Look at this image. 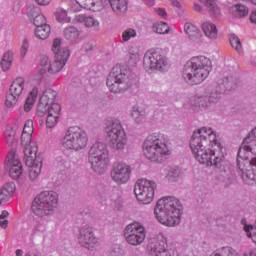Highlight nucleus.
Masks as SVG:
<instances>
[{
    "instance_id": "nucleus-30",
    "label": "nucleus",
    "mask_w": 256,
    "mask_h": 256,
    "mask_svg": "<svg viewBox=\"0 0 256 256\" xmlns=\"http://www.w3.org/2000/svg\"><path fill=\"white\" fill-rule=\"evenodd\" d=\"M37 95H39V88L35 86L30 93L28 94V97L24 104V111L26 113H29L33 109V106L35 105V101H37Z\"/></svg>"
},
{
    "instance_id": "nucleus-1",
    "label": "nucleus",
    "mask_w": 256,
    "mask_h": 256,
    "mask_svg": "<svg viewBox=\"0 0 256 256\" xmlns=\"http://www.w3.org/2000/svg\"><path fill=\"white\" fill-rule=\"evenodd\" d=\"M190 149L198 163L215 167L224 179H231V162L225 158V147L217 141L211 128L202 127L195 131L190 140Z\"/></svg>"
},
{
    "instance_id": "nucleus-45",
    "label": "nucleus",
    "mask_w": 256,
    "mask_h": 256,
    "mask_svg": "<svg viewBox=\"0 0 256 256\" xmlns=\"http://www.w3.org/2000/svg\"><path fill=\"white\" fill-rule=\"evenodd\" d=\"M247 237L251 238L253 243L256 244V228L255 226L249 225L244 227Z\"/></svg>"
},
{
    "instance_id": "nucleus-43",
    "label": "nucleus",
    "mask_w": 256,
    "mask_h": 256,
    "mask_svg": "<svg viewBox=\"0 0 256 256\" xmlns=\"http://www.w3.org/2000/svg\"><path fill=\"white\" fill-rule=\"evenodd\" d=\"M134 37H137V31L133 28H128L122 33V39L124 42L130 41Z\"/></svg>"
},
{
    "instance_id": "nucleus-19",
    "label": "nucleus",
    "mask_w": 256,
    "mask_h": 256,
    "mask_svg": "<svg viewBox=\"0 0 256 256\" xmlns=\"http://www.w3.org/2000/svg\"><path fill=\"white\" fill-rule=\"evenodd\" d=\"M78 243L85 249H91V247L97 243V237H95V233L91 226L85 225L80 229Z\"/></svg>"
},
{
    "instance_id": "nucleus-48",
    "label": "nucleus",
    "mask_w": 256,
    "mask_h": 256,
    "mask_svg": "<svg viewBox=\"0 0 256 256\" xmlns=\"http://www.w3.org/2000/svg\"><path fill=\"white\" fill-rule=\"evenodd\" d=\"M27 51H29V40L25 38L22 43V47L20 49V56L22 59H25V55H27Z\"/></svg>"
},
{
    "instance_id": "nucleus-23",
    "label": "nucleus",
    "mask_w": 256,
    "mask_h": 256,
    "mask_svg": "<svg viewBox=\"0 0 256 256\" xmlns=\"http://www.w3.org/2000/svg\"><path fill=\"white\" fill-rule=\"evenodd\" d=\"M221 96L217 92H211L209 96H199L196 98L195 103L200 109H209L211 105L217 103Z\"/></svg>"
},
{
    "instance_id": "nucleus-35",
    "label": "nucleus",
    "mask_w": 256,
    "mask_h": 256,
    "mask_svg": "<svg viewBox=\"0 0 256 256\" xmlns=\"http://www.w3.org/2000/svg\"><path fill=\"white\" fill-rule=\"evenodd\" d=\"M17 131L15 129L8 127L5 131V139L7 142V145L9 147H13V145H17Z\"/></svg>"
},
{
    "instance_id": "nucleus-54",
    "label": "nucleus",
    "mask_w": 256,
    "mask_h": 256,
    "mask_svg": "<svg viewBox=\"0 0 256 256\" xmlns=\"http://www.w3.org/2000/svg\"><path fill=\"white\" fill-rule=\"evenodd\" d=\"M38 5H41L43 7H46V5H49L51 3V0H35Z\"/></svg>"
},
{
    "instance_id": "nucleus-17",
    "label": "nucleus",
    "mask_w": 256,
    "mask_h": 256,
    "mask_svg": "<svg viewBox=\"0 0 256 256\" xmlns=\"http://www.w3.org/2000/svg\"><path fill=\"white\" fill-rule=\"evenodd\" d=\"M133 169L125 163H115L110 172L111 179L116 185H125L131 179Z\"/></svg>"
},
{
    "instance_id": "nucleus-32",
    "label": "nucleus",
    "mask_w": 256,
    "mask_h": 256,
    "mask_svg": "<svg viewBox=\"0 0 256 256\" xmlns=\"http://www.w3.org/2000/svg\"><path fill=\"white\" fill-rule=\"evenodd\" d=\"M57 92L53 89H47L43 92V95L40 97V101L46 105H53L57 102Z\"/></svg>"
},
{
    "instance_id": "nucleus-58",
    "label": "nucleus",
    "mask_w": 256,
    "mask_h": 256,
    "mask_svg": "<svg viewBox=\"0 0 256 256\" xmlns=\"http://www.w3.org/2000/svg\"><path fill=\"white\" fill-rule=\"evenodd\" d=\"M7 217H9V212L7 210H3L0 215V221L3 219H7Z\"/></svg>"
},
{
    "instance_id": "nucleus-62",
    "label": "nucleus",
    "mask_w": 256,
    "mask_h": 256,
    "mask_svg": "<svg viewBox=\"0 0 256 256\" xmlns=\"http://www.w3.org/2000/svg\"><path fill=\"white\" fill-rule=\"evenodd\" d=\"M135 118L136 123H143L145 118H141L140 116H133Z\"/></svg>"
},
{
    "instance_id": "nucleus-25",
    "label": "nucleus",
    "mask_w": 256,
    "mask_h": 256,
    "mask_svg": "<svg viewBox=\"0 0 256 256\" xmlns=\"http://www.w3.org/2000/svg\"><path fill=\"white\" fill-rule=\"evenodd\" d=\"M148 250L150 256H171V252L165 249V246L157 241L151 242L148 245Z\"/></svg>"
},
{
    "instance_id": "nucleus-6",
    "label": "nucleus",
    "mask_w": 256,
    "mask_h": 256,
    "mask_svg": "<svg viewBox=\"0 0 256 256\" xmlns=\"http://www.w3.org/2000/svg\"><path fill=\"white\" fill-rule=\"evenodd\" d=\"M144 155L150 161L155 163H163L167 156L171 155L167 142L162 134H151L149 135L143 144Z\"/></svg>"
},
{
    "instance_id": "nucleus-31",
    "label": "nucleus",
    "mask_w": 256,
    "mask_h": 256,
    "mask_svg": "<svg viewBox=\"0 0 256 256\" xmlns=\"http://www.w3.org/2000/svg\"><path fill=\"white\" fill-rule=\"evenodd\" d=\"M77 21L83 23L85 27H92L95 31H99V21L91 16L79 15Z\"/></svg>"
},
{
    "instance_id": "nucleus-47",
    "label": "nucleus",
    "mask_w": 256,
    "mask_h": 256,
    "mask_svg": "<svg viewBox=\"0 0 256 256\" xmlns=\"http://www.w3.org/2000/svg\"><path fill=\"white\" fill-rule=\"evenodd\" d=\"M35 27H43V25H47V20L45 19V16L43 14H39L34 18L33 21Z\"/></svg>"
},
{
    "instance_id": "nucleus-50",
    "label": "nucleus",
    "mask_w": 256,
    "mask_h": 256,
    "mask_svg": "<svg viewBox=\"0 0 256 256\" xmlns=\"http://www.w3.org/2000/svg\"><path fill=\"white\" fill-rule=\"evenodd\" d=\"M141 117V119H145V117H147V112H145V110L141 109L139 110V108H133V112H132V117Z\"/></svg>"
},
{
    "instance_id": "nucleus-12",
    "label": "nucleus",
    "mask_w": 256,
    "mask_h": 256,
    "mask_svg": "<svg viewBox=\"0 0 256 256\" xmlns=\"http://www.w3.org/2000/svg\"><path fill=\"white\" fill-rule=\"evenodd\" d=\"M110 147L116 151H123L127 146V135L120 121H112L105 129Z\"/></svg>"
},
{
    "instance_id": "nucleus-11",
    "label": "nucleus",
    "mask_w": 256,
    "mask_h": 256,
    "mask_svg": "<svg viewBox=\"0 0 256 256\" xmlns=\"http://www.w3.org/2000/svg\"><path fill=\"white\" fill-rule=\"evenodd\" d=\"M52 51L54 53V61L50 62V66L48 67L47 73L50 75H55L65 67L69 57L71 56V52L67 47L61 46V40L54 39L52 45Z\"/></svg>"
},
{
    "instance_id": "nucleus-44",
    "label": "nucleus",
    "mask_w": 256,
    "mask_h": 256,
    "mask_svg": "<svg viewBox=\"0 0 256 256\" xmlns=\"http://www.w3.org/2000/svg\"><path fill=\"white\" fill-rule=\"evenodd\" d=\"M179 175H180L179 169L171 168L168 171L166 179H168V181H171L173 183V182L177 181V179H179Z\"/></svg>"
},
{
    "instance_id": "nucleus-26",
    "label": "nucleus",
    "mask_w": 256,
    "mask_h": 256,
    "mask_svg": "<svg viewBox=\"0 0 256 256\" xmlns=\"http://www.w3.org/2000/svg\"><path fill=\"white\" fill-rule=\"evenodd\" d=\"M15 193V183L8 182L0 189V205L7 203Z\"/></svg>"
},
{
    "instance_id": "nucleus-21",
    "label": "nucleus",
    "mask_w": 256,
    "mask_h": 256,
    "mask_svg": "<svg viewBox=\"0 0 256 256\" xmlns=\"http://www.w3.org/2000/svg\"><path fill=\"white\" fill-rule=\"evenodd\" d=\"M239 85V79L235 78L234 76H229L224 79H219L217 81L216 86V93H225V91H233V89H237Z\"/></svg>"
},
{
    "instance_id": "nucleus-53",
    "label": "nucleus",
    "mask_w": 256,
    "mask_h": 256,
    "mask_svg": "<svg viewBox=\"0 0 256 256\" xmlns=\"http://www.w3.org/2000/svg\"><path fill=\"white\" fill-rule=\"evenodd\" d=\"M156 13L160 16L163 17L164 19L167 17V12L163 8H157Z\"/></svg>"
},
{
    "instance_id": "nucleus-49",
    "label": "nucleus",
    "mask_w": 256,
    "mask_h": 256,
    "mask_svg": "<svg viewBox=\"0 0 256 256\" xmlns=\"http://www.w3.org/2000/svg\"><path fill=\"white\" fill-rule=\"evenodd\" d=\"M33 131H34L33 120L26 121L22 133H29L33 135Z\"/></svg>"
},
{
    "instance_id": "nucleus-51",
    "label": "nucleus",
    "mask_w": 256,
    "mask_h": 256,
    "mask_svg": "<svg viewBox=\"0 0 256 256\" xmlns=\"http://www.w3.org/2000/svg\"><path fill=\"white\" fill-rule=\"evenodd\" d=\"M2 61H6L8 63H13V52H6L2 58Z\"/></svg>"
},
{
    "instance_id": "nucleus-14",
    "label": "nucleus",
    "mask_w": 256,
    "mask_h": 256,
    "mask_svg": "<svg viewBox=\"0 0 256 256\" xmlns=\"http://www.w3.org/2000/svg\"><path fill=\"white\" fill-rule=\"evenodd\" d=\"M145 71H167L169 62L165 56L159 52L146 53L143 60Z\"/></svg>"
},
{
    "instance_id": "nucleus-55",
    "label": "nucleus",
    "mask_w": 256,
    "mask_h": 256,
    "mask_svg": "<svg viewBox=\"0 0 256 256\" xmlns=\"http://www.w3.org/2000/svg\"><path fill=\"white\" fill-rule=\"evenodd\" d=\"M170 3L173 7H176V9H181V2H179V0H170Z\"/></svg>"
},
{
    "instance_id": "nucleus-60",
    "label": "nucleus",
    "mask_w": 256,
    "mask_h": 256,
    "mask_svg": "<svg viewBox=\"0 0 256 256\" xmlns=\"http://www.w3.org/2000/svg\"><path fill=\"white\" fill-rule=\"evenodd\" d=\"M143 3H145V5H147L148 7H153V5H155V0H142Z\"/></svg>"
},
{
    "instance_id": "nucleus-39",
    "label": "nucleus",
    "mask_w": 256,
    "mask_h": 256,
    "mask_svg": "<svg viewBox=\"0 0 256 256\" xmlns=\"http://www.w3.org/2000/svg\"><path fill=\"white\" fill-rule=\"evenodd\" d=\"M153 29L155 33H158L160 35H165V33H169V25L165 22L154 24Z\"/></svg>"
},
{
    "instance_id": "nucleus-15",
    "label": "nucleus",
    "mask_w": 256,
    "mask_h": 256,
    "mask_svg": "<svg viewBox=\"0 0 256 256\" xmlns=\"http://www.w3.org/2000/svg\"><path fill=\"white\" fill-rule=\"evenodd\" d=\"M124 236L129 245L137 247V245H141L145 241L147 232H145L143 225L135 222L126 226Z\"/></svg>"
},
{
    "instance_id": "nucleus-52",
    "label": "nucleus",
    "mask_w": 256,
    "mask_h": 256,
    "mask_svg": "<svg viewBox=\"0 0 256 256\" xmlns=\"http://www.w3.org/2000/svg\"><path fill=\"white\" fill-rule=\"evenodd\" d=\"M12 63L13 62H7L5 60H2L1 61V67H2L3 71H9V69L11 68Z\"/></svg>"
},
{
    "instance_id": "nucleus-61",
    "label": "nucleus",
    "mask_w": 256,
    "mask_h": 256,
    "mask_svg": "<svg viewBox=\"0 0 256 256\" xmlns=\"http://www.w3.org/2000/svg\"><path fill=\"white\" fill-rule=\"evenodd\" d=\"M250 21H251V23L256 24V11H254L250 14Z\"/></svg>"
},
{
    "instance_id": "nucleus-2",
    "label": "nucleus",
    "mask_w": 256,
    "mask_h": 256,
    "mask_svg": "<svg viewBox=\"0 0 256 256\" xmlns=\"http://www.w3.org/2000/svg\"><path fill=\"white\" fill-rule=\"evenodd\" d=\"M256 147V127L243 140L237 154V167L244 181L256 182V157L249 160V154Z\"/></svg>"
},
{
    "instance_id": "nucleus-33",
    "label": "nucleus",
    "mask_w": 256,
    "mask_h": 256,
    "mask_svg": "<svg viewBox=\"0 0 256 256\" xmlns=\"http://www.w3.org/2000/svg\"><path fill=\"white\" fill-rule=\"evenodd\" d=\"M35 35L37 39H41L45 41L51 35V26L49 24H45L43 26H38L35 29Z\"/></svg>"
},
{
    "instance_id": "nucleus-63",
    "label": "nucleus",
    "mask_w": 256,
    "mask_h": 256,
    "mask_svg": "<svg viewBox=\"0 0 256 256\" xmlns=\"http://www.w3.org/2000/svg\"><path fill=\"white\" fill-rule=\"evenodd\" d=\"M85 51H86V53H89V51H93V45H91V44L86 45Z\"/></svg>"
},
{
    "instance_id": "nucleus-36",
    "label": "nucleus",
    "mask_w": 256,
    "mask_h": 256,
    "mask_svg": "<svg viewBox=\"0 0 256 256\" xmlns=\"http://www.w3.org/2000/svg\"><path fill=\"white\" fill-rule=\"evenodd\" d=\"M64 37L68 41H75V39L79 38V30L74 26L67 27L64 29Z\"/></svg>"
},
{
    "instance_id": "nucleus-3",
    "label": "nucleus",
    "mask_w": 256,
    "mask_h": 256,
    "mask_svg": "<svg viewBox=\"0 0 256 256\" xmlns=\"http://www.w3.org/2000/svg\"><path fill=\"white\" fill-rule=\"evenodd\" d=\"M183 211V205L179 199L168 196L157 201L154 208V215L162 225L166 227H175L181 223V212Z\"/></svg>"
},
{
    "instance_id": "nucleus-46",
    "label": "nucleus",
    "mask_w": 256,
    "mask_h": 256,
    "mask_svg": "<svg viewBox=\"0 0 256 256\" xmlns=\"http://www.w3.org/2000/svg\"><path fill=\"white\" fill-rule=\"evenodd\" d=\"M58 115L59 113H61V106L59 105V103H54V104H50L48 105V115Z\"/></svg>"
},
{
    "instance_id": "nucleus-7",
    "label": "nucleus",
    "mask_w": 256,
    "mask_h": 256,
    "mask_svg": "<svg viewBox=\"0 0 256 256\" xmlns=\"http://www.w3.org/2000/svg\"><path fill=\"white\" fill-rule=\"evenodd\" d=\"M137 80V76L127 69V66L117 64L108 75L106 85L111 93H123L133 81Z\"/></svg>"
},
{
    "instance_id": "nucleus-13",
    "label": "nucleus",
    "mask_w": 256,
    "mask_h": 256,
    "mask_svg": "<svg viewBox=\"0 0 256 256\" xmlns=\"http://www.w3.org/2000/svg\"><path fill=\"white\" fill-rule=\"evenodd\" d=\"M157 189V183L155 181L147 179H139L134 185V194L137 201H140L143 205H149L155 197V190Z\"/></svg>"
},
{
    "instance_id": "nucleus-24",
    "label": "nucleus",
    "mask_w": 256,
    "mask_h": 256,
    "mask_svg": "<svg viewBox=\"0 0 256 256\" xmlns=\"http://www.w3.org/2000/svg\"><path fill=\"white\" fill-rule=\"evenodd\" d=\"M206 7L207 12L213 19L221 18V8L217 5V0H198Z\"/></svg>"
},
{
    "instance_id": "nucleus-8",
    "label": "nucleus",
    "mask_w": 256,
    "mask_h": 256,
    "mask_svg": "<svg viewBox=\"0 0 256 256\" xmlns=\"http://www.w3.org/2000/svg\"><path fill=\"white\" fill-rule=\"evenodd\" d=\"M59 203V194L55 191H44L38 194L32 201V213L36 217H51L57 209Z\"/></svg>"
},
{
    "instance_id": "nucleus-40",
    "label": "nucleus",
    "mask_w": 256,
    "mask_h": 256,
    "mask_svg": "<svg viewBox=\"0 0 256 256\" xmlns=\"http://www.w3.org/2000/svg\"><path fill=\"white\" fill-rule=\"evenodd\" d=\"M58 119H59V115H57V113L48 114L47 119H46V127L48 129H53V127H55V125H57Z\"/></svg>"
},
{
    "instance_id": "nucleus-5",
    "label": "nucleus",
    "mask_w": 256,
    "mask_h": 256,
    "mask_svg": "<svg viewBox=\"0 0 256 256\" xmlns=\"http://www.w3.org/2000/svg\"><path fill=\"white\" fill-rule=\"evenodd\" d=\"M33 134L22 132L21 135V145L24 147V161L25 165L29 167V179L31 181H36V179L41 175V168L43 167V161L37 157V143L32 142L31 139Z\"/></svg>"
},
{
    "instance_id": "nucleus-29",
    "label": "nucleus",
    "mask_w": 256,
    "mask_h": 256,
    "mask_svg": "<svg viewBox=\"0 0 256 256\" xmlns=\"http://www.w3.org/2000/svg\"><path fill=\"white\" fill-rule=\"evenodd\" d=\"M229 11L230 15L234 17V19H243V17H247V15H249V8L242 4L232 6Z\"/></svg>"
},
{
    "instance_id": "nucleus-41",
    "label": "nucleus",
    "mask_w": 256,
    "mask_h": 256,
    "mask_svg": "<svg viewBox=\"0 0 256 256\" xmlns=\"http://www.w3.org/2000/svg\"><path fill=\"white\" fill-rule=\"evenodd\" d=\"M230 45L235 49V51H238V53H241L242 45L241 40L238 36H235V34L230 36Z\"/></svg>"
},
{
    "instance_id": "nucleus-20",
    "label": "nucleus",
    "mask_w": 256,
    "mask_h": 256,
    "mask_svg": "<svg viewBox=\"0 0 256 256\" xmlns=\"http://www.w3.org/2000/svg\"><path fill=\"white\" fill-rule=\"evenodd\" d=\"M74 7L72 11L77 13L81 9H87L88 11H93L97 13L103 9V0H75Z\"/></svg>"
},
{
    "instance_id": "nucleus-10",
    "label": "nucleus",
    "mask_w": 256,
    "mask_h": 256,
    "mask_svg": "<svg viewBox=\"0 0 256 256\" xmlns=\"http://www.w3.org/2000/svg\"><path fill=\"white\" fill-rule=\"evenodd\" d=\"M89 136L79 127H70L63 137L62 146L67 151H81L87 147Z\"/></svg>"
},
{
    "instance_id": "nucleus-16",
    "label": "nucleus",
    "mask_w": 256,
    "mask_h": 256,
    "mask_svg": "<svg viewBox=\"0 0 256 256\" xmlns=\"http://www.w3.org/2000/svg\"><path fill=\"white\" fill-rule=\"evenodd\" d=\"M23 89H25V80L23 78H17L13 81L6 95L5 106L7 109H11L21 101L23 98Z\"/></svg>"
},
{
    "instance_id": "nucleus-64",
    "label": "nucleus",
    "mask_w": 256,
    "mask_h": 256,
    "mask_svg": "<svg viewBox=\"0 0 256 256\" xmlns=\"http://www.w3.org/2000/svg\"><path fill=\"white\" fill-rule=\"evenodd\" d=\"M16 256H23V250L17 249L16 250Z\"/></svg>"
},
{
    "instance_id": "nucleus-42",
    "label": "nucleus",
    "mask_w": 256,
    "mask_h": 256,
    "mask_svg": "<svg viewBox=\"0 0 256 256\" xmlns=\"http://www.w3.org/2000/svg\"><path fill=\"white\" fill-rule=\"evenodd\" d=\"M48 107H49L48 104H46V103H44L40 100V102L38 104V107H37V112H36L37 116L38 117H45V115H47V113H49V108Z\"/></svg>"
},
{
    "instance_id": "nucleus-57",
    "label": "nucleus",
    "mask_w": 256,
    "mask_h": 256,
    "mask_svg": "<svg viewBox=\"0 0 256 256\" xmlns=\"http://www.w3.org/2000/svg\"><path fill=\"white\" fill-rule=\"evenodd\" d=\"M8 225H9V220H0V227H2V229H7Z\"/></svg>"
},
{
    "instance_id": "nucleus-27",
    "label": "nucleus",
    "mask_w": 256,
    "mask_h": 256,
    "mask_svg": "<svg viewBox=\"0 0 256 256\" xmlns=\"http://www.w3.org/2000/svg\"><path fill=\"white\" fill-rule=\"evenodd\" d=\"M184 31L191 41H199V39L202 37L201 30H199V28L192 23L187 22L184 25Z\"/></svg>"
},
{
    "instance_id": "nucleus-28",
    "label": "nucleus",
    "mask_w": 256,
    "mask_h": 256,
    "mask_svg": "<svg viewBox=\"0 0 256 256\" xmlns=\"http://www.w3.org/2000/svg\"><path fill=\"white\" fill-rule=\"evenodd\" d=\"M202 30L208 39L215 41L219 35V31L217 30V26L212 22H204L202 24Z\"/></svg>"
},
{
    "instance_id": "nucleus-4",
    "label": "nucleus",
    "mask_w": 256,
    "mask_h": 256,
    "mask_svg": "<svg viewBox=\"0 0 256 256\" xmlns=\"http://www.w3.org/2000/svg\"><path fill=\"white\" fill-rule=\"evenodd\" d=\"M211 73V60L205 56L191 58L183 70V78L189 85H199L209 77Z\"/></svg>"
},
{
    "instance_id": "nucleus-56",
    "label": "nucleus",
    "mask_w": 256,
    "mask_h": 256,
    "mask_svg": "<svg viewBox=\"0 0 256 256\" xmlns=\"http://www.w3.org/2000/svg\"><path fill=\"white\" fill-rule=\"evenodd\" d=\"M35 231H40L43 233V231H45V224L38 223L35 227Z\"/></svg>"
},
{
    "instance_id": "nucleus-9",
    "label": "nucleus",
    "mask_w": 256,
    "mask_h": 256,
    "mask_svg": "<svg viewBox=\"0 0 256 256\" xmlns=\"http://www.w3.org/2000/svg\"><path fill=\"white\" fill-rule=\"evenodd\" d=\"M107 159H109V150L103 142L94 143L88 153V161L95 173L103 175L107 169Z\"/></svg>"
},
{
    "instance_id": "nucleus-59",
    "label": "nucleus",
    "mask_w": 256,
    "mask_h": 256,
    "mask_svg": "<svg viewBox=\"0 0 256 256\" xmlns=\"http://www.w3.org/2000/svg\"><path fill=\"white\" fill-rule=\"evenodd\" d=\"M194 10L197 11L198 13H203V7L201 5L194 3Z\"/></svg>"
},
{
    "instance_id": "nucleus-34",
    "label": "nucleus",
    "mask_w": 256,
    "mask_h": 256,
    "mask_svg": "<svg viewBox=\"0 0 256 256\" xmlns=\"http://www.w3.org/2000/svg\"><path fill=\"white\" fill-rule=\"evenodd\" d=\"M210 256H239L237 250L232 247L226 246L214 251Z\"/></svg>"
},
{
    "instance_id": "nucleus-18",
    "label": "nucleus",
    "mask_w": 256,
    "mask_h": 256,
    "mask_svg": "<svg viewBox=\"0 0 256 256\" xmlns=\"http://www.w3.org/2000/svg\"><path fill=\"white\" fill-rule=\"evenodd\" d=\"M6 166L9 169L10 177L13 179H19L23 173V165L19 156L15 154V150H11L6 157Z\"/></svg>"
},
{
    "instance_id": "nucleus-37",
    "label": "nucleus",
    "mask_w": 256,
    "mask_h": 256,
    "mask_svg": "<svg viewBox=\"0 0 256 256\" xmlns=\"http://www.w3.org/2000/svg\"><path fill=\"white\" fill-rule=\"evenodd\" d=\"M50 65H51V60H49V56L42 55L40 57V68H39L40 75H45V73H47V71L49 70Z\"/></svg>"
},
{
    "instance_id": "nucleus-38",
    "label": "nucleus",
    "mask_w": 256,
    "mask_h": 256,
    "mask_svg": "<svg viewBox=\"0 0 256 256\" xmlns=\"http://www.w3.org/2000/svg\"><path fill=\"white\" fill-rule=\"evenodd\" d=\"M55 17L56 21H58L59 23H69V21H71V19L67 16L66 10H63L61 8L56 10Z\"/></svg>"
},
{
    "instance_id": "nucleus-22",
    "label": "nucleus",
    "mask_w": 256,
    "mask_h": 256,
    "mask_svg": "<svg viewBox=\"0 0 256 256\" xmlns=\"http://www.w3.org/2000/svg\"><path fill=\"white\" fill-rule=\"evenodd\" d=\"M114 15L125 17L129 9V0H108Z\"/></svg>"
}]
</instances>
